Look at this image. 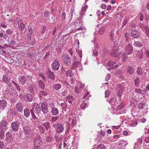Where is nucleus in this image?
<instances>
[{"mask_svg":"<svg viewBox=\"0 0 149 149\" xmlns=\"http://www.w3.org/2000/svg\"><path fill=\"white\" fill-rule=\"evenodd\" d=\"M6 138L8 139H11L12 137L11 133L9 132H8L6 134Z\"/></svg>","mask_w":149,"mask_h":149,"instance_id":"obj_37","label":"nucleus"},{"mask_svg":"<svg viewBox=\"0 0 149 149\" xmlns=\"http://www.w3.org/2000/svg\"><path fill=\"white\" fill-rule=\"evenodd\" d=\"M7 125L8 124L6 120H2L0 124V126L1 127H6Z\"/></svg>","mask_w":149,"mask_h":149,"instance_id":"obj_31","label":"nucleus"},{"mask_svg":"<svg viewBox=\"0 0 149 149\" xmlns=\"http://www.w3.org/2000/svg\"><path fill=\"white\" fill-rule=\"evenodd\" d=\"M40 94L43 96H46L47 95V92L44 91H41L40 92Z\"/></svg>","mask_w":149,"mask_h":149,"instance_id":"obj_49","label":"nucleus"},{"mask_svg":"<svg viewBox=\"0 0 149 149\" xmlns=\"http://www.w3.org/2000/svg\"><path fill=\"white\" fill-rule=\"evenodd\" d=\"M125 36L126 38L127 41L128 42H129V37H130V34L128 33H126L125 35Z\"/></svg>","mask_w":149,"mask_h":149,"instance_id":"obj_48","label":"nucleus"},{"mask_svg":"<svg viewBox=\"0 0 149 149\" xmlns=\"http://www.w3.org/2000/svg\"><path fill=\"white\" fill-rule=\"evenodd\" d=\"M125 71L128 74H133L134 72L133 68L132 67L129 66H127L126 68Z\"/></svg>","mask_w":149,"mask_h":149,"instance_id":"obj_19","label":"nucleus"},{"mask_svg":"<svg viewBox=\"0 0 149 149\" xmlns=\"http://www.w3.org/2000/svg\"><path fill=\"white\" fill-rule=\"evenodd\" d=\"M3 81L4 83H6L9 86H12V84L10 82V78L7 75H4L3 76Z\"/></svg>","mask_w":149,"mask_h":149,"instance_id":"obj_8","label":"nucleus"},{"mask_svg":"<svg viewBox=\"0 0 149 149\" xmlns=\"http://www.w3.org/2000/svg\"><path fill=\"white\" fill-rule=\"evenodd\" d=\"M97 149H105V147L103 144H98L97 147Z\"/></svg>","mask_w":149,"mask_h":149,"instance_id":"obj_36","label":"nucleus"},{"mask_svg":"<svg viewBox=\"0 0 149 149\" xmlns=\"http://www.w3.org/2000/svg\"><path fill=\"white\" fill-rule=\"evenodd\" d=\"M134 45L135 47H141L143 46L142 43L139 41H135L134 44Z\"/></svg>","mask_w":149,"mask_h":149,"instance_id":"obj_28","label":"nucleus"},{"mask_svg":"<svg viewBox=\"0 0 149 149\" xmlns=\"http://www.w3.org/2000/svg\"><path fill=\"white\" fill-rule=\"evenodd\" d=\"M70 129V123L67 124L66 127L65 131V134H67L69 133Z\"/></svg>","mask_w":149,"mask_h":149,"instance_id":"obj_32","label":"nucleus"},{"mask_svg":"<svg viewBox=\"0 0 149 149\" xmlns=\"http://www.w3.org/2000/svg\"><path fill=\"white\" fill-rule=\"evenodd\" d=\"M88 106V105L84 101H83L81 104V107L82 109H84Z\"/></svg>","mask_w":149,"mask_h":149,"instance_id":"obj_30","label":"nucleus"},{"mask_svg":"<svg viewBox=\"0 0 149 149\" xmlns=\"http://www.w3.org/2000/svg\"><path fill=\"white\" fill-rule=\"evenodd\" d=\"M142 69L141 67H139L137 68L136 72L139 75H141L142 74Z\"/></svg>","mask_w":149,"mask_h":149,"instance_id":"obj_39","label":"nucleus"},{"mask_svg":"<svg viewBox=\"0 0 149 149\" xmlns=\"http://www.w3.org/2000/svg\"><path fill=\"white\" fill-rule=\"evenodd\" d=\"M139 33L137 30H133L131 32V36L134 38H136L139 36Z\"/></svg>","mask_w":149,"mask_h":149,"instance_id":"obj_20","label":"nucleus"},{"mask_svg":"<svg viewBox=\"0 0 149 149\" xmlns=\"http://www.w3.org/2000/svg\"><path fill=\"white\" fill-rule=\"evenodd\" d=\"M19 83L22 85L24 84L26 82V78L23 76H20L18 78Z\"/></svg>","mask_w":149,"mask_h":149,"instance_id":"obj_14","label":"nucleus"},{"mask_svg":"<svg viewBox=\"0 0 149 149\" xmlns=\"http://www.w3.org/2000/svg\"><path fill=\"white\" fill-rule=\"evenodd\" d=\"M109 103L111 104V106L112 107V109H113H113L114 107L116 104L117 102L116 100V99L114 97H113L111 98L110 100L109 101Z\"/></svg>","mask_w":149,"mask_h":149,"instance_id":"obj_16","label":"nucleus"},{"mask_svg":"<svg viewBox=\"0 0 149 149\" xmlns=\"http://www.w3.org/2000/svg\"><path fill=\"white\" fill-rule=\"evenodd\" d=\"M73 68H76L77 69L78 68L77 70H78L79 71L81 70V68H79L81 67V65L79 62L77 61L74 62L73 63Z\"/></svg>","mask_w":149,"mask_h":149,"instance_id":"obj_17","label":"nucleus"},{"mask_svg":"<svg viewBox=\"0 0 149 149\" xmlns=\"http://www.w3.org/2000/svg\"><path fill=\"white\" fill-rule=\"evenodd\" d=\"M52 127L54 128L56 132L58 134L62 133L64 130V125L60 123H56L53 125Z\"/></svg>","mask_w":149,"mask_h":149,"instance_id":"obj_1","label":"nucleus"},{"mask_svg":"<svg viewBox=\"0 0 149 149\" xmlns=\"http://www.w3.org/2000/svg\"><path fill=\"white\" fill-rule=\"evenodd\" d=\"M4 146V144L2 141H0V148H2Z\"/></svg>","mask_w":149,"mask_h":149,"instance_id":"obj_61","label":"nucleus"},{"mask_svg":"<svg viewBox=\"0 0 149 149\" xmlns=\"http://www.w3.org/2000/svg\"><path fill=\"white\" fill-rule=\"evenodd\" d=\"M120 137V136L118 135H114L113 136V138L115 140L117 139H119Z\"/></svg>","mask_w":149,"mask_h":149,"instance_id":"obj_56","label":"nucleus"},{"mask_svg":"<svg viewBox=\"0 0 149 149\" xmlns=\"http://www.w3.org/2000/svg\"><path fill=\"white\" fill-rule=\"evenodd\" d=\"M135 92L139 94H141L142 93V91L140 89H136L135 90Z\"/></svg>","mask_w":149,"mask_h":149,"instance_id":"obj_45","label":"nucleus"},{"mask_svg":"<svg viewBox=\"0 0 149 149\" xmlns=\"http://www.w3.org/2000/svg\"><path fill=\"white\" fill-rule=\"evenodd\" d=\"M15 43V41L14 40H12L10 42V44L11 45H14Z\"/></svg>","mask_w":149,"mask_h":149,"instance_id":"obj_64","label":"nucleus"},{"mask_svg":"<svg viewBox=\"0 0 149 149\" xmlns=\"http://www.w3.org/2000/svg\"><path fill=\"white\" fill-rule=\"evenodd\" d=\"M42 144V139L40 136H38L34 138V146H41Z\"/></svg>","mask_w":149,"mask_h":149,"instance_id":"obj_5","label":"nucleus"},{"mask_svg":"<svg viewBox=\"0 0 149 149\" xmlns=\"http://www.w3.org/2000/svg\"><path fill=\"white\" fill-rule=\"evenodd\" d=\"M6 33L7 34H12L13 33V32L9 29L7 30L6 31Z\"/></svg>","mask_w":149,"mask_h":149,"instance_id":"obj_57","label":"nucleus"},{"mask_svg":"<svg viewBox=\"0 0 149 149\" xmlns=\"http://www.w3.org/2000/svg\"><path fill=\"white\" fill-rule=\"evenodd\" d=\"M74 90L75 92L76 93H79L80 91L79 88H78V87L77 86L75 87V88Z\"/></svg>","mask_w":149,"mask_h":149,"instance_id":"obj_55","label":"nucleus"},{"mask_svg":"<svg viewBox=\"0 0 149 149\" xmlns=\"http://www.w3.org/2000/svg\"><path fill=\"white\" fill-rule=\"evenodd\" d=\"M49 13L48 11H46L44 13V16L47 18L49 17Z\"/></svg>","mask_w":149,"mask_h":149,"instance_id":"obj_43","label":"nucleus"},{"mask_svg":"<svg viewBox=\"0 0 149 149\" xmlns=\"http://www.w3.org/2000/svg\"><path fill=\"white\" fill-rule=\"evenodd\" d=\"M87 5H85L82 6L81 9V12L80 13V14L81 15H84V13L86 10L87 8Z\"/></svg>","mask_w":149,"mask_h":149,"instance_id":"obj_25","label":"nucleus"},{"mask_svg":"<svg viewBox=\"0 0 149 149\" xmlns=\"http://www.w3.org/2000/svg\"><path fill=\"white\" fill-rule=\"evenodd\" d=\"M74 100V99L72 96L70 95L68 96L67 97V101L70 104H72Z\"/></svg>","mask_w":149,"mask_h":149,"instance_id":"obj_27","label":"nucleus"},{"mask_svg":"<svg viewBox=\"0 0 149 149\" xmlns=\"http://www.w3.org/2000/svg\"><path fill=\"white\" fill-rule=\"evenodd\" d=\"M116 62V61H109L107 63V65L108 66H111V65H112L113 64H115Z\"/></svg>","mask_w":149,"mask_h":149,"instance_id":"obj_40","label":"nucleus"},{"mask_svg":"<svg viewBox=\"0 0 149 149\" xmlns=\"http://www.w3.org/2000/svg\"><path fill=\"white\" fill-rule=\"evenodd\" d=\"M19 123L17 122H14L11 123V127L13 131H17L19 126Z\"/></svg>","mask_w":149,"mask_h":149,"instance_id":"obj_9","label":"nucleus"},{"mask_svg":"<svg viewBox=\"0 0 149 149\" xmlns=\"http://www.w3.org/2000/svg\"><path fill=\"white\" fill-rule=\"evenodd\" d=\"M104 32L103 28H101L100 29V30L99 31V33L100 34H102Z\"/></svg>","mask_w":149,"mask_h":149,"instance_id":"obj_52","label":"nucleus"},{"mask_svg":"<svg viewBox=\"0 0 149 149\" xmlns=\"http://www.w3.org/2000/svg\"><path fill=\"white\" fill-rule=\"evenodd\" d=\"M39 85L40 87L42 89H44L45 87V84L41 80L38 81Z\"/></svg>","mask_w":149,"mask_h":149,"instance_id":"obj_34","label":"nucleus"},{"mask_svg":"<svg viewBox=\"0 0 149 149\" xmlns=\"http://www.w3.org/2000/svg\"><path fill=\"white\" fill-rule=\"evenodd\" d=\"M47 76L48 78L52 80H54L55 78L53 72L48 70L46 73Z\"/></svg>","mask_w":149,"mask_h":149,"instance_id":"obj_15","label":"nucleus"},{"mask_svg":"<svg viewBox=\"0 0 149 149\" xmlns=\"http://www.w3.org/2000/svg\"><path fill=\"white\" fill-rule=\"evenodd\" d=\"M129 55L128 54H127L126 53H126H124L122 55V60L124 61H125L126 59H127V55Z\"/></svg>","mask_w":149,"mask_h":149,"instance_id":"obj_35","label":"nucleus"},{"mask_svg":"<svg viewBox=\"0 0 149 149\" xmlns=\"http://www.w3.org/2000/svg\"><path fill=\"white\" fill-rule=\"evenodd\" d=\"M65 17V13H62V15L61 16L62 19L64 20Z\"/></svg>","mask_w":149,"mask_h":149,"instance_id":"obj_58","label":"nucleus"},{"mask_svg":"<svg viewBox=\"0 0 149 149\" xmlns=\"http://www.w3.org/2000/svg\"><path fill=\"white\" fill-rule=\"evenodd\" d=\"M24 105L22 103L19 102L16 105L15 107L16 110L19 112L23 111L24 108Z\"/></svg>","mask_w":149,"mask_h":149,"instance_id":"obj_10","label":"nucleus"},{"mask_svg":"<svg viewBox=\"0 0 149 149\" xmlns=\"http://www.w3.org/2000/svg\"><path fill=\"white\" fill-rule=\"evenodd\" d=\"M105 97H107V95H108L110 94V92L108 91L107 90L105 91Z\"/></svg>","mask_w":149,"mask_h":149,"instance_id":"obj_60","label":"nucleus"},{"mask_svg":"<svg viewBox=\"0 0 149 149\" xmlns=\"http://www.w3.org/2000/svg\"><path fill=\"white\" fill-rule=\"evenodd\" d=\"M31 111L36 114H39L40 112V105L37 103H34L32 106V108L30 110V111Z\"/></svg>","mask_w":149,"mask_h":149,"instance_id":"obj_3","label":"nucleus"},{"mask_svg":"<svg viewBox=\"0 0 149 149\" xmlns=\"http://www.w3.org/2000/svg\"><path fill=\"white\" fill-rule=\"evenodd\" d=\"M46 30V27L45 26H44L42 29V31H41V33L42 34H43L45 33Z\"/></svg>","mask_w":149,"mask_h":149,"instance_id":"obj_51","label":"nucleus"},{"mask_svg":"<svg viewBox=\"0 0 149 149\" xmlns=\"http://www.w3.org/2000/svg\"><path fill=\"white\" fill-rule=\"evenodd\" d=\"M137 125V123L136 122L133 121L132 123L130 124V125L131 127H134L136 126Z\"/></svg>","mask_w":149,"mask_h":149,"instance_id":"obj_47","label":"nucleus"},{"mask_svg":"<svg viewBox=\"0 0 149 149\" xmlns=\"http://www.w3.org/2000/svg\"><path fill=\"white\" fill-rule=\"evenodd\" d=\"M41 110L45 115H47L48 111L47 105L44 102L41 104Z\"/></svg>","mask_w":149,"mask_h":149,"instance_id":"obj_4","label":"nucleus"},{"mask_svg":"<svg viewBox=\"0 0 149 149\" xmlns=\"http://www.w3.org/2000/svg\"><path fill=\"white\" fill-rule=\"evenodd\" d=\"M44 126L45 127V129L46 130H48L49 128L50 124L48 122H45L43 124Z\"/></svg>","mask_w":149,"mask_h":149,"instance_id":"obj_33","label":"nucleus"},{"mask_svg":"<svg viewBox=\"0 0 149 149\" xmlns=\"http://www.w3.org/2000/svg\"><path fill=\"white\" fill-rule=\"evenodd\" d=\"M93 54L94 56H96L98 55V52L96 50H93Z\"/></svg>","mask_w":149,"mask_h":149,"instance_id":"obj_59","label":"nucleus"},{"mask_svg":"<svg viewBox=\"0 0 149 149\" xmlns=\"http://www.w3.org/2000/svg\"><path fill=\"white\" fill-rule=\"evenodd\" d=\"M88 94L89 93L88 92H87L86 93H85L83 97V98L84 99H86L87 96L88 95Z\"/></svg>","mask_w":149,"mask_h":149,"instance_id":"obj_63","label":"nucleus"},{"mask_svg":"<svg viewBox=\"0 0 149 149\" xmlns=\"http://www.w3.org/2000/svg\"><path fill=\"white\" fill-rule=\"evenodd\" d=\"M28 30L29 32L28 34L32 35L33 34V29L31 26H28Z\"/></svg>","mask_w":149,"mask_h":149,"instance_id":"obj_38","label":"nucleus"},{"mask_svg":"<svg viewBox=\"0 0 149 149\" xmlns=\"http://www.w3.org/2000/svg\"><path fill=\"white\" fill-rule=\"evenodd\" d=\"M20 99L22 101L25 100L28 102H31L33 100V97L30 94H27L23 95L22 94H20L19 95Z\"/></svg>","mask_w":149,"mask_h":149,"instance_id":"obj_2","label":"nucleus"},{"mask_svg":"<svg viewBox=\"0 0 149 149\" xmlns=\"http://www.w3.org/2000/svg\"><path fill=\"white\" fill-rule=\"evenodd\" d=\"M7 107L6 102L4 100H0V110H5Z\"/></svg>","mask_w":149,"mask_h":149,"instance_id":"obj_11","label":"nucleus"},{"mask_svg":"<svg viewBox=\"0 0 149 149\" xmlns=\"http://www.w3.org/2000/svg\"><path fill=\"white\" fill-rule=\"evenodd\" d=\"M119 48L118 47L114 46L112 48L111 52L110 53V55L114 57L117 56L116 53L118 51Z\"/></svg>","mask_w":149,"mask_h":149,"instance_id":"obj_12","label":"nucleus"},{"mask_svg":"<svg viewBox=\"0 0 149 149\" xmlns=\"http://www.w3.org/2000/svg\"><path fill=\"white\" fill-rule=\"evenodd\" d=\"M23 132L25 134H27L29 133L31 130L28 126L24 125L23 127Z\"/></svg>","mask_w":149,"mask_h":149,"instance_id":"obj_18","label":"nucleus"},{"mask_svg":"<svg viewBox=\"0 0 149 149\" xmlns=\"http://www.w3.org/2000/svg\"><path fill=\"white\" fill-rule=\"evenodd\" d=\"M115 32L114 30H112L111 32L109 35V38L111 41H113L115 39Z\"/></svg>","mask_w":149,"mask_h":149,"instance_id":"obj_26","label":"nucleus"},{"mask_svg":"<svg viewBox=\"0 0 149 149\" xmlns=\"http://www.w3.org/2000/svg\"><path fill=\"white\" fill-rule=\"evenodd\" d=\"M76 123V118H74L72 119V127L74 126Z\"/></svg>","mask_w":149,"mask_h":149,"instance_id":"obj_44","label":"nucleus"},{"mask_svg":"<svg viewBox=\"0 0 149 149\" xmlns=\"http://www.w3.org/2000/svg\"><path fill=\"white\" fill-rule=\"evenodd\" d=\"M142 78H139L138 77L134 80V85L135 86L137 87L140 84V82L142 80Z\"/></svg>","mask_w":149,"mask_h":149,"instance_id":"obj_24","label":"nucleus"},{"mask_svg":"<svg viewBox=\"0 0 149 149\" xmlns=\"http://www.w3.org/2000/svg\"><path fill=\"white\" fill-rule=\"evenodd\" d=\"M63 60L65 64L67 66H69L70 63L71 61L70 56L67 54L63 56Z\"/></svg>","mask_w":149,"mask_h":149,"instance_id":"obj_6","label":"nucleus"},{"mask_svg":"<svg viewBox=\"0 0 149 149\" xmlns=\"http://www.w3.org/2000/svg\"><path fill=\"white\" fill-rule=\"evenodd\" d=\"M62 85L59 83L54 84L52 86V88L53 90L57 91L60 89Z\"/></svg>","mask_w":149,"mask_h":149,"instance_id":"obj_21","label":"nucleus"},{"mask_svg":"<svg viewBox=\"0 0 149 149\" xmlns=\"http://www.w3.org/2000/svg\"><path fill=\"white\" fill-rule=\"evenodd\" d=\"M51 112L53 115H57L59 113V111L57 108L53 107L52 109Z\"/></svg>","mask_w":149,"mask_h":149,"instance_id":"obj_23","label":"nucleus"},{"mask_svg":"<svg viewBox=\"0 0 149 149\" xmlns=\"http://www.w3.org/2000/svg\"><path fill=\"white\" fill-rule=\"evenodd\" d=\"M4 47L3 46L0 45V54H2L3 53H5V51L3 49Z\"/></svg>","mask_w":149,"mask_h":149,"instance_id":"obj_42","label":"nucleus"},{"mask_svg":"<svg viewBox=\"0 0 149 149\" xmlns=\"http://www.w3.org/2000/svg\"><path fill=\"white\" fill-rule=\"evenodd\" d=\"M125 50L127 54H130L132 53L133 50L132 46L130 44H127L125 47Z\"/></svg>","mask_w":149,"mask_h":149,"instance_id":"obj_13","label":"nucleus"},{"mask_svg":"<svg viewBox=\"0 0 149 149\" xmlns=\"http://www.w3.org/2000/svg\"><path fill=\"white\" fill-rule=\"evenodd\" d=\"M49 107L50 108H52L53 107H54L55 106L54 103H53L52 102H50L49 103Z\"/></svg>","mask_w":149,"mask_h":149,"instance_id":"obj_50","label":"nucleus"},{"mask_svg":"<svg viewBox=\"0 0 149 149\" xmlns=\"http://www.w3.org/2000/svg\"><path fill=\"white\" fill-rule=\"evenodd\" d=\"M110 78V74H107V76L106 77L105 79L107 81Z\"/></svg>","mask_w":149,"mask_h":149,"instance_id":"obj_53","label":"nucleus"},{"mask_svg":"<svg viewBox=\"0 0 149 149\" xmlns=\"http://www.w3.org/2000/svg\"><path fill=\"white\" fill-rule=\"evenodd\" d=\"M30 111L27 108H25L24 110V116L27 118H29L30 115Z\"/></svg>","mask_w":149,"mask_h":149,"instance_id":"obj_22","label":"nucleus"},{"mask_svg":"<svg viewBox=\"0 0 149 149\" xmlns=\"http://www.w3.org/2000/svg\"><path fill=\"white\" fill-rule=\"evenodd\" d=\"M51 65L53 70H58L60 66L58 60L57 59H55Z\"/></svg>","mask_w":149,"mask_h":149,"instance_id":"obj_7","label":"nucleus"},{"mask_svg":"<svg viewBox=\"0 0 149 149\" xmlns=\"http://www.w3.org/2000/svg\"><path fill=\"white\" fill-rule=\"evenodd\" d=\"M30 112L32 117V118L31 119V120H32V121H33V119L35 120L37 118L34 114V113L33 112V111H31Z\"/></svg>","mask_w":149,"mask_h":149,"instance_id":"obj_41","label":"nucleus"},{"mask_svg":"<svg viewBox=\"0 0 149 149\" xmlns=\"http://www.w3.org/2000/svg\"><path fill=\"white\" fill-rule=\"evenodd\" d=\"M20 27L22 29H24L25 28V25L23 22H22L20 24Z\"/></svg>","mask_w":149,"mask_h":149,"instance_id":"obj_54","label":"nucleus"},{"mask_svg":"<svg viewBox=\"0 0 149 149\" xmlns=\"http://www.w3.org/2000/svg\"><path fill=\"white\" fill-rule=\"evenodd\" d=\"M58 118V117L57 116L53 117L51 119L52 122H53L56 121Z\"/></svg>","mask_w":149,"mask_h":149,"instance_id":"obj_46","label":"nucleus"},{"mask_svg":"<svg viewBox=\"0 0 149 149\" xmlns=\"http://www.w3.org/2000/svg\"><path fill=\"white\" fill-rule=\"evenodd\" d=\"M65 75L67 77H72L73 76V74L72 72V71L70 70L66 71L65 72Z\"/></svg>","mask_w":149,"mask_h":149,"instance_id":"obj_29","label":"nucleus"},{"mask_svg":"<svg viewBox=\"0 0 149 149\" xmlns=\"http://www.w3.org/2000/svg\"><path fill=\"white\" fill-rule=\"evenodd\" d=\"M139 18H140V20L141 21H142L143 20V15L141 14L140 15Z\"/></svg>","mask_w":149,"mask_h":149,"instance_id":"obj_62","label":"nucleus"}]
</instances>
